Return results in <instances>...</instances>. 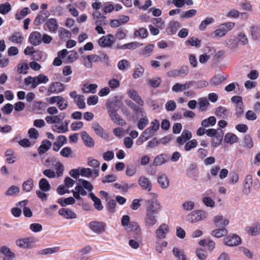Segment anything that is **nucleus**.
I'll return each mask as SVG.
<instances>
[{
  "label": "nucleus",
  "instance_id": "obj_1",
  "mask_svg": "<svg viewBox=\"0 0 260 260\" xmlns=\"http://www.w3.org/2000/svg\"><path fill=\"white\" fill-rule=\"evenodd\" d=\"M231 101L235 105L236 117L237 118L241 117L244 113V106L242 97L238 95L233 96L231 98Z\"/></svg>",
  "mask_w": 260,
  "mask_h": 260
},
{
  "label": "nucleus",
  "instance_id": "obj_2",
  "mask_svg": "<svg viewBox=\"0 0 260 260\" xmlns=\"http://www.w3.org/2000/svg\"><path fill=\"white\" fill-rule=\"evenodd\" d=\"M206 217V213L202 210H196L191 212L187 216V221L193 223L203 220Z\"/></svg>",
  "mask_w": 260,
  "mask_h": 260
},
{
  "label": "nucleus",
  "instance_id": "obj_3",
  "mask_svg": "<svg viewBox=\"0 0 260 260\" xmlns=\"http://www.w3.org/2000/svg\"><path fill=\"white\" fill-rule=\"evenodd\" d=\"M146 212L157 214L161 209V206L156 199L149 200L147 202Z\"/></svg>",
  "mask_w": 260,
  "mask_h": 260
},
{
  "label": "nucleus",
  "instance_id": "obj_4",
  "mask_svg": "<svg viewBox=\"0 0 260 260\" xmlns=\"http://www.w3.org/2000/svg\"><path fill=\"white\" fill-rule=\"evenodd\" d=\"M106 106L108 109V113L112 111H118L122 106V103L116 97H114L111 99H109L106 103Z\"/></svg>",
  "mask_w": 260,
  "mask_h": 260
},
{
  "label": "nucleus",
  "instance_id": "obj_5",
  "mask_svg": "<svg viewBox=\"0 0 260 260\" xmlns=\"http://www.w3.org/2000/svg\"><path fill=\"white\" fill-rule=\"evenodd\" d=\"M106 224L104 222L92 221L89 223V229L96 234H101L105 232Z\"/></svg>",
  "mask_w": 260,
  "mask_h": 260
},
{
  "label": "nucleus",
  "instance_id": "obj_6",
  "mask_svg": "<svg viewBox=\"0 0 260 260\" xmlns=\"http://www.w3.org/2000/svg\"><path fill=\"white\" fill-rule=\"evenodd\" d=\"M223 242L226 245L234 246L240 244L241 243V239L238 235L233 234L225 237Z\"/></svg>",
  "mask_w": 260,
  "mask_h": 260
},
{
  "label": "nucleus",
  "instance_id": "obj_7",
  "mask_svg": "<svg viewBox=\"0 0 260 260\" xmlns=\"http://www.w3.org/2000/svg\"><path fill=\"white\" fill-rule=\"evenodd\" d=\"M113 38L112 34L103 36L99 40V44L102 47H110L114 43Z\"/></svg>",
  "mask_w": 260,
  "mask_h": 260
},
{
  "label": "nucleus",
  "instance_id": "obj_8",
  "mask_svg": "<svg viewBox=\"0 0 260 260\" xmlns=\"http://www.w3.org/2000/svg\"><path fill=\"white\" fill-rule=\"evenodd\" d=\"M49 15V12L48 11H40L34 21V24L35 26H39L42 23L46 22Z\"/></svg>",
  "mask_w": 260,
  "mask_h": 260
},
{
  "label": "nucleus",
  "instance_id": "obj_9",
  "mask_svg": "<svg viewBox=\"0 0 260 260\" xmlns=\"http://www.w3.org/2000/svg\"><path fill=\"white\" fill-rule=\"evenodd\" d=\"M65 87V85L60 82H52L49 85L48 91L51 93H58L63 91Z\"/></svg>",
  "mask_w": 260,
  "mask_h": 260
},
{
  "label": "nucleus",
  "instance_id": "obj_10",
  "mask_svg": "<svg viewBox=\"0 0 260 260\" xmlns=\"http://www.w3.org/2000/svg\"><path fill=\"white\" fill-rule=\"evenodd\" d=\"M138 183L142 189L150 191L152 188L151 180L145 176H141L138 180Z\"/></svg>",
  "mask_w": 260,
  "mask_h": 260
},
{
  "label": "nucleus",
  "instance_id": "obj_11",
  "mask_svg": "<svg viewBox=\"0 0 260 260\" xmlns=\"http://www.w3.org/2000/svg\"><path fill=\"white\" fill-rule=\"evenodd\" d=\"M58 214L67 219H75L77 214L71 209L62 208L58 211Z\"/></svg>",
  "mask_w": 260,
  "mask_h": 260
},
{
  "label": "nucleus",
  "instance_id": "obj_12",
  "mask_svg": "<svg viewBox=\"0 0 260 260\" xmlns=\"http://www.w3.org/2000/svg\"><path fill=\"white\" fill-rule=\"evenodd\" d=\"M48 30L52 33H55L58 29L59 25L56 19L50 18L48 19L45 22Z\"/></svg>",
  "mask_w": 260,
  "mask_h": 260
},
{
  "label": "nucleus",
  "instance_id": "obj_13",
  "mask_svg": "<svg viewBox=\"0 0 260 260\" xmlns=\"http://www.w3.org/2000/svg\"><path fill=\"white\" fill-rule=\"evenodd\" d=\"M193 84L194 81H188L183 84L176 83L172 87V89L173 91L176 92L183 91L189 88L191 86L193 85Z\"/></svg>",
  "mask_w": 260,
  "mask_h": 260
},
{
  "label": "nucleus",
  "instance_id": "obj_14",
  "mask_svg": "<svg viewBox=\"0 0 260 260\" xmlns=\"http://www.w3.org/2000/svg\"><path fill=\"white\" fill-rule=\"evenodd\" d=\"M29 40L34 46H37L42 43V36L40 32L32 31L29 36Z\"/></svg>",
  "mask_w": 260,
  "mask_h": 260
},
{
  "label": "nucleus",
  "instance_id": "obj_15",
  "mask_svg": "<svg viewBox=\"0 0 260 260\" xmlns=\"http://www.w3.org/2000/svg\"><path fill=\"white\" fill-rule=\"evenodd\" d=\"M169 231V226L163 223L161 224L156 231V236L159 239H164L166 237V234Z\"/></svg>",
  "mask_w": 260,
  "mask_h": 260
},
{
  "label": "nucleus",
  "instance_id": "obj_16",
  "mask_svg": "<svg viewBox=\"0 0 260 260\" xmlns=\"http://www.w3.org/2000/svg\"><path fill=\"white\" fill-rule=\"evenodd\" d=\"M180 27L181 25L179 22L172 21L169 23L166 31L168 35H174L177 32L178 29Z\"/></svg>",
  "mask_w": 260,
  "mask_h": 260
},
{
  "label": "nucleus",
  "instance_id": "obj_17",
  "mask_svg": "<svg viewBox=\"0 0 260 260\" xmlns=\"http://www.w3.org/2000/svg\"><path fill=\"white\" fill-rule=\"evenodd\" d=\"M156 214L146 212L145 223L147 226H152L157 222Z\"/></svg>",
  "mask_w": 260,
  "mask_h": 260
},
{
  "label": "nucleus",
  "instance_id": "obj_18",
  "mask_svg": "<svg viewBox=\"0 0 260 260\" xmlns=\"http://www.w3.org/2000/svg\"><path fill=\"white\" fill-rule=\"evenodd\" d=\"M125 103L129 108H131L136 115H140L143 116L144 115V111L143 108L140 107L138 105H136L135 103L129 100L125 101Z\"/></svg>",
  "mask_w": 260,
  "mask_h": 260
},
{
  "label": "nucleus",
  "instance_id": "obj_19",
  "mask_svg": "<svg viewBox=\"0 0 260 260\" xmlns=\"http://www.w3.org/2000/svg\"><path fill=\"white\" fill-rule=\"evenodd\" d=\"M253 184V177L251 175H247L244 181V191L245 193L248 194L251 191V188Z\"/></svg>",
  "mask_w": 260,
  "mask_h": 260
},
{
  "label": "nucleus",
  "instance_id": "obj_20",
  "mask_svg": "<svg viewBox=\"0 0 260 260\" xmlns=\"http://www.w3.org/2000/svg\"><path fill=\"white\" fill-rule=\"evenodd\" d=\"M32 242L33 238L29 237L18 239L16 241V243L19 247L27 248L29 247Z\"/></svg>",
  "mask_w": 260,
  "mask_h": 260
},
{
  "label": "nucleus",
  "instance_id": "obj_21",
  "mask_svg": "<svg viewBox=\"0 0 260 260\" xmlns=\"http://www.w3.org/2000/svg\"><path fill=\"white\" fill-rule=\"evenodd\" d=\"M169 159V156L164 153L156 156L153 161V165L154 166H160L166 163Z\"/></svg>",
  "mask_w": 260,
  "mask_h": 260
},
{
  "label": "nucleus",
  "instance_id": "obj_22",
  "mask_svg": "<svg viewBox=\"0 0 260 260\" xmlns=\"http://www.w3.org/2000/svg\"><path fill=\"white\" fill-rule=\"evenodd\" d=\"M52 146L51 142L47 139L42 141L41 145L39 146L38 151L39 154H42L46 152Z\"/></svg>",
  "mask_w": 260,
  "mask_h": 260
},
{
  "label": "nucleus",
  "instance_id": "obj_23",
  "mask_svg": "<svg viewBox=\"0 0 260 260\" xmlns=\"http://www.w3.org/2000/svg\"><path fill=\"white\" fill-rule=\"evenodd\" d=\"M92 127L99 136L104 139H106L108 137L107 134L105 133L104 128L99 123H93Z\"/></svg>",
  "mask_w": 260,
  "mask_h": 260
},
{
  "label": "nucleus",
  "instance_id": "obj_24",
  "mask_svg": "<svg viewBox=\"0 0 260 260\" xmlns=\"http://www.w3.org/2000/svg\"><path fill=\"white\" fill-rule=\"evenodd\" d=\"M24 53L25 55H33L34 59L36 60H39L42 57V52L39 51H34L32 47H27Z\"/></svg>",
  "mask_w": 260,
  "mask_h": 260
},
{
  "label": "nucleus",
  "instance_id": "obj_25",
  "mask_svg": "<svg viewBox=\"0 0 260 260\" xmlns=\"http://www.w3.org/2000/svg\"><path fill=\"white\" fill-rule=\"evenodd\" d=\"M9 40L15 44H21L24 41V37L20 32H15L9 38Z\"/></svg>",
  "mask_w": 260,
  "mask_h": 260
},
{
  "label": "nucleus",
  "instance_id": "obj_26",
  "mask_svg": "<svg viewBox=\"0 0 260 260\" xmlns=\"http://www.w3.org/2000/svg\"><path fill=\"white\" fill-rule=\"evenodd\" d=\"M81 134L82 139L84 144L88 147H93L94 145V141L93 139L86 132H82Z\"/></svg>",
  "mask_w": 260,
  "mask_h": 260
},
{
  "label": "nucleus",
  "instance_id": "obj_27",
  "mask_svg": "<svg viewBox=\"0 0 260 260\" xmlns=\"http://www.w3.org/2000/svg\"><path fill=\"white\" fill-rule=\"evenodd\" d=\"M245 231L251 236H256L260 233V224L256 222L252 226L246 227Z\"/></svg>",
  "mask_w": 260,
  "mask_h": 260
},
{
  "label": "nucleus",
  "instance_id": "obj_28",
  "mask_svg": "<svg viewBox=\"0 0 260 260\" xmlns=\"http://www.w3.org/2000/svg\"><path fill=\"white\" fill-rule=\"evenodd\" d=\"M117 112V111H112L109 112L108 114L113 122L116 124L122 125L124 123V120L118 114Z\"/></svg>",
  "mask_w": 260,
  "mask_h": 260
},
{
  "label": "nucleus",
  "instance_id": "obj_29",
  "mask_svg": "<svg viewBox=\"0 0 260 260\" xmlns=\"http://www.w3.org/2000/svg\"><path fill=\"white\" fill-rule=\"evenodd\" d=\"M157 182L161 187L164 189L167 188L169 186V180L167 176L165 174L158 175L157 177Z\"/></svg>",
  "mask_w": 260,
  "mask_h": 260
},
{
  "label": "nucleus",
  "instance_id": "obj_30",
  "mask_svg": "<svg viewBox=\"0 0 260 260\" xmlns=\"http://www.w3.org/2000/svg\"><path fill=\"white\" fill-rule=\"evenodd\" d=\"M223 136V132L220 129L219 133L213 137L211 140V145L213 147L218 146L221 143Z\"/></svg>",
  "mask_w": 260,
  "mask_h": 260
},
{
  "label": "nucleus",
  "instance_id": "obj_31",
  "mask_svg": "<svg viewBox=\"0 0 260 260\" xmlns=\"http://www.w3.org/2000/svg\"><path fill=\"white\" fill-rule=\"evenodd\" d=\"M89 196L94 202L93 205L94 208L99 211L102 210L103 209V206L102 205L100 199L96 197L92 192L89 193Z\"/></svg>",
  "mask_w": 260,
  "mask_h": 260
},
{
  "label": "nucleus",
  "instance_id": "obj_32",
  "mask_svg": "<svg viewBox=\"0 0 260 260\" xmlns=\"http://www.w3.org/2000/svg\"><path fill=\"white\" fill-rule=\"evenodd\" d=\"M39 188L42 191L47 192L50 190L51 186L46 178H42L39 183Z\"/></svg>",
  "mask_w": 260,
  "mask_h": 260
},
{
  "label": "nucleus",
  "instance_id": "obj_33",
  "mask_svg": "<svg viewBox=\"0 0 260 260\" xmlns=\"http://www.w3.org/2000/svg\"><path fill=\"white\" fill-rule=\"evenodd\" d=\"M172 251L174 255L177 258L178 260H187L186 256L183 250L175 247Z\"/></svg>",
  "mask_w": 260,
  "mask_h": 260
},
{
  "label": "nucleus",
  "instance_id": "obj_34",
  "mask_svg": "<svg viewBox=\"0 0 260 260\" xmlns=\"http://www.w3.org/2000/svg\"><path fill=\"white\" fill-rule=\"evenodd\" d=\"M228 109L223 107L219 106L215 110V115L219 118H225L227 117Z\"/></svg>",
  "mask_w": 260,
  "mask_h": 260
},
{
  "label": "nucleus",
  "instance_id": "obj_35",
  "mask_svg": "<svg viewBox=\"0 0 260 260\" xmlns=\"http://www.w3.org/2000/svg\"><path fill=\"white\" fill-rule=\"evenodd\" d=\"M57 202L62 207H64L68 205H73L75 203V200L73 197H69L64 199L60 198L58 200Z\"/></svg>",
  "mask_w": 260,
  "mask_h": 260
},
{
  "label": "nucleus",
  "instance_id": "obj_36",
  "mask_svg": "<svg viewBox=\"0 0 260 260\" xmlns=\"http://www.w3.org/2000/svg\"><path fill=\"white\" fill-rule=\"evenodd\" d=\"M238 141V137L234 134L227 133L224 137V141L226 143L233 144Z\"/></svg>",
  "mask_w": 260,
  "mask_h": 260
},
{
  "label": "nucleus",
  "instance_id": "obj_37",
  "mask_svg": "<svg viewBox=\"0 0 260 260\" xmlns=\"http://www.w3.org/2000/svg\"><path fill=\"white\" fill-rule=\"evenodd\" d=\"M216 122V119L214 116H210L207 119H204L202 122L201 125L203 127H207L210 125H214Z\"/></svg>",
  "mask_w": 260,
  "mask_h": 260
},
{
  "label": "nucleus",
  "instance_id": "obj_38",
  "mask_svg": "<svg viewBox=\"0 0 260 260\" xmlns=\"http://www.w3.org/2000/svg\"><path fill=\"white\" fill-rule=\"evenodd\" d=\"M12 10L11 4L9 2L0 4V14L6 15Z\"/></svg>",
  "mask_w": 260,
  "mask_h": 260
},
{
  "label": "nucleus",
  "instance_id": "obj_39",
  "mask_svg": "<svg viewBox=\"0 0 260 260\" xmlns=\"http://www.w3.org/2000/svg\"><path fill=\"white\" fill-rule=\"evenodd\" d=\"M34 186V181L32 179H27L22 184V189L25 192L30 191Z\"/></svg>",
  "mask_w": 260,
  "mask_h": 260
},
{
  "label": "nucleus",
  "instance_id": "obj_40",
  "mask_svg": "<svg viewBox=\"0 0 260 260\" xmlns=\"http://www.w3.org/2000/svg\"><path fill=\"white\" fill-rule=\"evenodd\" d=\"M227 234L228 231L224 226L222 228L216 229L212 232V234L216 238H220L226 235Z\"/></svg>",
  "mask_w": 260,
  "mask_h": 260
},
{
  "label": "nucleus",
  "instance_id": "obj_41",
  "mask_svg": "<svg viewBox=\"0 0 260 260\" xmlns=\"http://www.w3.org/2000/svg\"><path fill=\"white\" fill-rule=\"evenodd\" d=\"M0 256L15 257V254L11 251L9 248L4 246L0 250Z\"/></svg>",
  "mask_w": 260,
  "mask_h": 260
},
{
  "label": "nucleus",
  "instance_id": "obj_42",
  "mask_svg": "<svg viewBox=\"0 0 260 260\" xmlns=\"http://www.w3.org/2000/svg\"><path fill=\"white\" fill-rule=\"evenodd\" d=\"M57 105L60 110H63L67 109L68 106V104L64 98L61 96H59V98L57 102Z\"/></svg>",
  "mask_w": 260,
  "mask_h": 260
},
{
  "label": "nucleus",
  "instance_id": "obj_43",
  "mask_svg": "<svg viewBox=\"0 0 260 260\" xmlns=\"http://www.w3.org/2000/svg\"><path fill=\"white\" fill-rule=\"evenodd\" d=\"M221 221L220 224L217 225V226H224L227 225L229 223V220L228 219H223L222 216L218 215L216 216L214 218V222L215 223H218L219 222Z\"/></svg>",
  "mask_w": 260,
  "mask_h": 260
},
{
  "label": "nucleus",
  "instance_id": "obj_44",
  "mask_svg": "<svg viewBox=\"0 0 260 260\" xmlns=\"http://www.w3.org/2000/svg\"><path fill=\"white\" fill-rule=\"evenodd\" d=\"M198 145V142L196 139H192L186 142L184 146V150L189 151L193 148H196Z\"/></svg>",
  "mask_w": 260,
  "mask_h": 260
},
{
  "label": "nucleus",
  "instance_id": "obj_45",
  "mask_svg": "<svg viewBox=\"0 0 260 260\" xmlns=\"http://www.w3.org/2000/svg\"><path fill=\"white\" fill-rule=\"evenodd\" d=\"M98 85L95 84H90L89 85H84V88L82 89L83 92L88 93L89 92L92 93H95L96 91Z\"/></svg>",
  "mask_w": 260,
  "mask_h": 260
},
{
  "label": "nucleus",
  "instance_id": "obj_46",
  "mask_svg": "<svg viewBox=\"0 0 260 260\" xmlns=\"http://www.w3.org/2000/svg\"><path fill=\"white\" fill-rule=\"evenodd\" d=\"M60 247L59 246L54 247L52 248H47L41 250L40 253L43 255L54 253L59 251Z\"/></svg>",
  "mask_w": 260,
  "mask_h": 260
},
{
  "label": "nucleus",
  "instance_id": "obj_47",
  "mask_svg": "<svg viewBox=\"0 0 260 260\" xmlns=\"http://www.w3.org/2000/svg\"><path fill=\"white\" fill-rule=\"evenodd\" d=\"M29 66L26 63H19L17 66V71L19 74H26Z\"/></svg>",
  "mask_w": 260,
  "mask_h": 260
},
{
  "label": "nucleus",
  "instance_id": "obj_48",
  "mask_svg": "<svg viewBox=\"0 0 260 260\" xmlns=\"http://www.w3.org/2000/svg\"><path fill=\"white\" fill-rule=\"evenodd\" d=\"M55 169L56 170L55 173L57 177H59L63 175L64 166L61 162L58 161L56 163L55 165Z\"/></svg>",
  "mask_w": 260,
  "mask_h": 260
},
{
  "label": "nucleus",
  "instance_id": "obj_49",
  "mask_svg": "<svg viewBox=\"0 0 260 260\" xmlns=\"http://www.w3.org/2000/svg\"><path fill=\"white\" fill-rule=\"evenodd\" d=\"M47 104L43 102H34L32 105V110L36 112H39L42 110V107H46Z\"/></svg>",
  "mask_w": 260,
  "mask_h": 260
},
{
  "label": "nucleus",
  "instance_id": "obj_50",
  "mask_svg": "<svg viewBox=\"0 0 260 260\" xmlns=\"http://www.w3.org/2000/svg\"><path fill=\"white\" fill-rule=\"evenodd\" d=\"M214 19L212 17H207L203 20L199 26V29L201 30H204L208 25L212 23Z\"/></svg>",
  "mask_w": 260,
  "mask_h": 260
},
{
  "label": "nucleus",
  "instance_id": "obj_51",
  "mask_svg": "<svg viewBox=\"0 0 260 260\" xmlns=\"http://www.w3.org/2000/svg\"><path fill=\"white\" fill-rule=\"evenodd\" d=\"M86 58L89 61V64L86 66V67L89 68H91L92 67V61L96 62L101 60V57L96 54L88 55L86 56Z\"/></svg>",
  "mask_w": 260,
  "mask_h": 260
},
{
  "label": "nucleus",
  "instance_id": "obj_52",
  "mask_svg": "<svg viewBox=\"0 0 260 260\" xmlns=\"http://www.w3.org/2000/svg\"><path fill=\"white\" fill-rule=\"evenodd\" d=\"M153 44H149L145 46L144 49L142 51L141 54L146 56H149L153 50L154 48Z\"/></svg>",
  "mask_w": 260,
  "mask_h": 260
},
{
  "label": "nucleus",
  "instance_id": "obj_53",
  "mask_svg": "<svg viewBox=\"0 0 260 260\" xmlns=\"http://www.w3.org/2000/svg\"><path fill=\"white\" fill-rule=\"evenodd\" d=\"M149 124V120L146 116L141 118L138 123V127L141 129H143Z\"/></svg>",
  "mask_w": 260,
  "mask_h": 260
},
{
  "label": "nucleus",
  "instance_id": "obj_54",
  "mask_svg": "<svg viewBox=\"0 0 260 260\" xmlns=\"http://www.w3.org/2000/svg\"><path fill=\"white\" fill-rule=\"evenodd\" d=\"M29 13V9L27 7L24 8L20 12H17L16 15V18L17 20H21L25 17Z\"/></svg>",
  "mask_w": 260,
  "mask_h": 260
},
{
  "label": "nucleus",
  "instance_id": "obj_55",
  "mask_svg": "<svg viewBox=\"0 0 260 260\" xmlns=\"http://www.w3.org/2000/svg\"><path fill=\"white\" fill-rule=\"evenodd\" d=\"M177 70L178 76L181 77L186 76L189 72L188 67L186 66H182Z\"/></svg>",
  "mask_w": 260,
  "mask_h": 260
},
{
  "label": "nucleus",
  "instance_id": "obj_56",
  "mask_svg": "<svg viewBox=\"0 0 260 260\" xmlns=\"http://www.w3.org/2000/svg\"><path fill=\"white\" fill-rule=\"evenodd\" d=\"M75 102L79 109H84L85 107L84 96L82 95H79L78 98L75 100Z\"/></svg>",
  "mask_w": 260,
  "mask_h": 260
},
{
  "label": "nucleus",
  "instance_id": "obj_57",
  "mask_svg": "<svg viewBox=\"0 0 260 260\" xmlns=\"http://www.w3.org/2000/svg\"><path fill=\"white\" fill-rule=\"evenodd\" d=\"M148 35L147 30L144 28H140L138 30L135 31V35L136 36H139L141 38H145Z\"/></svg>",
  "mask_w": 260,
  "mask_h": 260
},
{
  "label": "nucleus",
  "instance_id": "obj_58",
  "mask_svg": "<svg viewBox=\"0 0 260 260\" xmlns=\"http://www.w3.org/2000/svg\"><path fill=\"white\" fill-rule=\"evenodd\" d=\"M59 36L60 39L64 38H70L71 36V33L68 30L63 27H60L59 30Z\"/></svg>",
  "mask_w": 260,
  "mask_h": 260
},
{
  "label": "nucleus",
  "instance_id": "obj_59",
  "mask_svg": "<svg viewBox=\"0 0 260 260\" xmlns=\"http://www.w3.org/2000/svg\"><path fill=\"white\" fill-rule=\"evenodd\" d=\"M28 134L30 139L36 140L39 136L38 131L35 128H30L28 131Z\"/></svg>",
  "mask_w": 260,
  "mask_h": 260
},
{
  "label": "nucleus",
  "instance_id": "obj_60",
  "mask_svg": "<svg viewBox=\"0 0 260 260\" xmlns=\"http://www.w3.org/2000/svg\"><path fill=\"white\" fill-rule=\"evenodd\" d=\"M52 130L57 133H64L68 131V127L67 126H64L63 125L58 126L55 125L53 126Z\"/></svg>",
  "mask_w": 260,
  "mask_h": 260
},
{
  "label": "nucleus",
  "instance_id": "obj_61",
  "mask_svg": "<svg viewBox=\"0 0 260 260\" xmlns=\"http://www.w3.org/2000/svg\"><path fill=\"white\" fill-rule=\"evenodd\" d=\"M19 190L18 187L15 185H12L8 188L5 194L7 196H13L15 193H18Z\"/></svg>",
  "mask_w": 260,
  "mask_h": 260
},
{
  "label": "nucleus",
  "instance_id": "obj_62",
  "mask_svg": "<svg viewBox=\"0 0 260 260\" xmlns=\"http://www.w3.org/2000/svg\"><path fill=\"white\" fill-rule=\"evenodd\" d=\"M72 153V149L70 147H65L60 151V154L64 157H68Z\"/></svg>",
  "mask_w": 260,
  "mask_h": 260
},
{
  "label": "nucleus",
  "instance_id": "obj_63",
  "mask_svg": "<svg viewBox=\"0 0 260 260\" xmlns=\"http://www.w3.org/2000/svg\"><path fill=\"white\" fill-rule=\"evenodd\" d=\"M228 47L231 50H235L238 46V42L235 39H230L226 43Z\"/></svg>",
  "mask_w": 260,
  "mask_h": 260
},
{
  "label": "nucleus",
  "instance_id": "obj_64",
  "mask_svg": "<svg viewBox=\"0 0 260 260\" xmlns=\"http://www.w3.org/2000/svg\"><path fill=\"white\" fill-rule=\"evenodd\" d=\"M92 171L90 168H83L80 170V175L83 177L89 178L92 176Z\"/></svg>",
  "mask_w": 260,
  "mask_h": 260
}]
</instances>
